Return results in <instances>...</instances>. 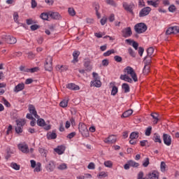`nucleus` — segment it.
<instances>
[{
    "label": "nucleus",
    "instance_id": "obj_1",
    "mask_svg": "<svg viewBox=\"0 0 179 179\" xmlns=\"http://www.w3.org/2000/svg\"><path fill=\"white\" fill-rule=\"evenodd\" d=\"M92 76L94 80L91 81V87H101V81L100 80V76H99V73L93 72Z\"/></svg>",
    "mask_w": 179,
    "mask_h": 179
},
{
    "label": "nucleus",
    "instance_id": "obj_2",
    "mask_svg": "<svg viewBox=\"0 0 179 179\" xmlns=\"http://www.w3.org/2000/svg\"><path fill=\"white\" fill-rule=\"evenodd\" d=\"M134 30L136 33H138V34H141L142 33H145L148 30V26H146V24L143 22H141L138 24H136L134 26Z\"/></svg>",
    "mask_w": 179,
    "mask_h": 179
},
{
    "label": "nucleus",
    "instance_id": "obj_3",
    "mask_svg": "<svg viewBox=\"0 0 179 179\" xmlns=\"http://www.w3.org/2000/svg\"><path fill=\"white\" fill-rule=\"evenodd\" d=\"M144 68L143 69V73L144 75H148L150 72V64H152V59H148V57H145L143 59Z\"/></svg>",
    "mask_w": 179,
    "mask_h": 179
},
{
    "label": "nucleus",
    "instance_id": "obj_4",
    "mask_svg": "<svg viewBox=\"0 0 179 179\" xmlns=\"http://www.w3.org/2000/svg\"><path fill=\"white\" fill-rule=\"evenodd\" d=\"M122 6L124 10H126V12L131 13V15H135V13H134V10L135 9V3H128L124 1L122 3Z\"/></svg>",
    "mask_w": 179,
    "mask_h": 179
},
{
    "label": "nucleus",
    "instance_id": "obj_5",
    "mask_svg": "<svg viewBox=\"0 0 179 179\" xmlns=\"http://www.w3.org/2000/svg\"><path fill=\"white\" fill-rule=\"evenodd\" d=\"M1 38L3 41L7 43V44H16L17 40L16 38L10 36V35H3Z\"/></svg>",
    "mask_w": 179,
    "mask_h": 179
},
{
    "label": "nucleus",
    "instance_id": "obj_6",
    "mask_svg": "<svg viewBox=\"0 0 179 179\" xmlns=\"http://www.w3.org/2000/svg\"><path fill=\"white\" fill-rule=\"evenodd\" d=\"M37 125H38V127H42L45 131H50V129H51L50 124H45V120L43 118H37Z\"/></svg>",
    "mask_w": 179,
    "mask_h": 179
},
{
    "label": "nucleus",
    "instance_id": "obj_7",
    "mask_svg": "<svg viewBox=\"0 0 179 179\" xmlns=\"http://www.w3.org/2000/svg\"><path fill=\"white\" fill-rule=\"evenodd\" d=\"M45 71H48L49 72H51V71H52V57H47L45 64Z\"/></svg>",
    "mask_w": 179,
    "mask_h": 179
},
{
    "label": "nucleus",
    "instance_id": "obj_8",
    "mask_svg": "<svg viewBox=\"0 0 179 179\" xmlns=\"http://www.w3.org/2000/svg\"><path fill=\"white\" fill-rule=\"evenodd\" d=\"M162 138H163L164 143L166 146H171V136H170V134L164 133Z\"/></svg>",
    "mask_w": 179,
    "mask_h": 179
},
{
    "label": "nucleus",
    "instance_id": "obj_9",
    "mask_svg": "<svg viewBox=\"0 0 179 179\" xmlns=\"http://www.w3.org/2000/svg\"><path fill=\"white\" fill-rule=\"evenodd\" d=\"M152 8H150V7H145L142 8L139 13V17H145V16H148Z\"/></svg>",
    "mask_w": 179,
    "mask_h": 179
},
{
    "label": "nucleus",
    "instance_id": "obj_10",
    "mask_svg": "<svg viewBox=\"0 0 179 179\" xmlns=\"http://www.w3.org/2000/svg\"><path fill=\"white\" fill-rule=\"evenodd\" d=\"M49 16L51 19H53V20H61L62 18L58 12L49 11Z\"/></svg>",
    "mask_w": 179,
    "mask_h": 179
},
{
    "label": "nucleus",
    "instance_id": "obj_11",
    "mask_svg": "<svg viewBox=\"0 0 179 179\" xmlns=\"http://www.w3.org/2000/svg\"><path fill=\"white\" fill-rule=\"evenodd\" d=\"M28 110H29L30 114L34 115V117L35 118H40V116L38 115H37V110H36V107H34V106L29 104Z\"/></svg>",
    "mask_w": 179,
    "mask_h": 179
},
{
    "label": "nucleus",
    "instance_id": "obj_12",
    "mask_svg": "<svg viewBox=\"0 0 179 179\" xmlns=\"http://www.w3.org/2000/svg\"><path fill=\"white\" fill-rule=\"evenodd\" d=\"M105 143L111 144L117 142V137L115 135H110L108 138L104 139Z\"/></svg>",
    "mask_w": 179,
    "mask_h": 179
},
{
    "label": "nucleus",
    "instance_id": "obj_13",
    "mask_svg": "<svg viewBox=\"0 0 179 179\" xmlns=\"http://www.w3.org/2000/svg\"><path fill=\"white\" fill-rule=\"evenodd\" d=\"M122 33L123 37L127 38V37H131V36H132V29H131V27H127L123 31H122Z\"/></svg>",
    "mask_w": 179,
    "mask_h": 179
},
{
    "label": "nucleus",
    "instance_id": "obj_14",
    "mask_svg": "<svg viewBox=\"0 0 179 179\" xmlns=\"http://www.w3.org/2000/svg\"><path fill=\"white\" fill-rule=\"evenodd\" d=\"M147 179H159V172L152 171L147 175Z\"/></svg>",
    "mask_w": 179,
    "mask_h": 179
},
{
    "label": "nucleus",
    "instance_id": "obj_15",
    "mask_svg": "<svg viewBox=\"0 0 179 179\" xmlns=\"http://www.w3.org/2000/svg\"><path fill=\"white\" fill-rule=\"evenodd\" d=\"M90 64H91L90 59L87 58L84 59V66H85V71H87V72H90V71H92V67Z\"/></svg>",
    "mask_w": 179,
    "mask_h": 179
},
{
    "label": "nucleus",
    "instance_id": "obj_16",
    "mask_svg": "<svg viewBox=\"0 0 179 179\" xmlns=\"http://www.w3.org/2000/svg\"><path fill=\"white\" fill-rule=\"evenodd\" d=\"M18 149L22 152V153H29V145L27 144H19Z\"/></svg>",
    "mask_w": 179,
    "mask_h": 179
},
{
    "label": "nucleus",
    "instance_id": "obj_17",
    "mask_svg": "<svg viewBox=\"0 0 179 179\" xmlns=\"http://www.w3.org/2000/svg\"><path fill=\"white\" fill-rule=\"evenodd\" d=\"M65 145H59L57 148H55L54 150L57 153L58 155H64L65 152Z\"/></svg>",
    "mask_w": 179,
    "mask_h": 179
},
{
    "label": "nucleus",
    "instance_id": "obj_18",
    "mask_svg": "<svg viewBox=\"0 0 179 179\" xmlns=\"http://www.w3.org/2000/svg\"><path fill=\"white\" fill-rule=\"evenodd\" d=\"M110 86L112 87V91H111V95L112 96H115L117 93H118V87L115 86V82H112L110 83Z\"/></svg>",
    "mask_w": 179,
    "mask_h": 179
},
{
    "label": "nucleus",
    "instance_id": "obj_19",
    "mask_svg": "<svg viewBox=\"0 0 179 179\" xmlns=\"http://www.w3.org/2000/svg\"><path fill=\"white\" fill-rule=\"evenodd\" d=\"M23 89H24V83H22L15 87L14 92L15 93H19V92H22Z\"/></svg>",
    "mask_w": 179,
    "mask_h": 179
},
{
    "label": "nucleus",
    "instance_id": "obj_20",
    "mask_svg": "<svg viewBox=\"0 0 179 179\" xmlns=\"http://www.w3.org/2000/svg\"><path fill=\"white\" fill-rule=\"evenodd\" d=\"M79 55H80V52H79V50H76L73 52V59L72 62L73 64H76V62H78L79 61L78 59V58H79Z\"/></svg>",
    "mask_w": 179,
    "mask_h": 179
},
{
    "label": "nucleus",
    "instance_id": "obj_21",
    "mask_svg": "<svg viewBox=\"0 0 179 179\" xmlns=\"http://www.w3.org/2000/svg\"><path fill=\"white\" fill-rule=\"evenodd\" d=\"M134 113L132 109H129L123 113L121 116V118H128V117H131Z\"/></svg>",
    "mask_w": 179,
    "mask_h": 179
},
{
    "label": "nucleus",
    "instance_id": "obj_22",
    "mask_svg": "<svg viewBox=\"0 0 179 179\" xmlns=\"http://www.w3.org/2000/svg\"><path fill=\"white\" fill-rule=\"evenodd\" d=\"M47 138L48 140L57 139V133H55V130H53L52 132L49 131L47 134Z\"/></svg>",
    "mask_w": 179,
    "mask_h": 179
},
{
    "label": "nucleus",
    "instance_id": "obj_23",
    "mask_svg": "<svg viewBox=\"0 0 179 179\" xmlns=\"http://www.w3.org/2000/svg\"><path fill=\"white\" fill-rule=\"evenodd\" d=\"M67 89L70 90H79L80 87L78 85H76L75 83H69L66 85Z\"/></svg>",
    "mask_w": 179,
    "mask_h": 179
},
{
    "label": "nucleus",
    "instance_id": "obj_24",
    "mask_svg": "<svg viewBox=\"0 0 179 179\" xmlns=\"http://www.w3.org/2000/svg\"><path fill=\"white\" fill-rule=\"evenodd\" d=\"M153 52H155V49L153 48V47H150V48H148L147 49V56L145 57H148V59H152V55H153Z\"/></svg>",
    "mask_w": 179,
    "mask_h": 179
},
{
    "label": "nucleus",
    "instance_id": "obj_25",
    "mask_svg": "<svg viewBox=\"0 0 179 179\" xmlns=\"http://www.w3.org/2000/svg\"><path fill=\"white\" fill-rule=\"evenodd\" d=\"M121 80H124V82H128L129 83H132V78H129L128 75H121L120 76Z\"/></svg>",
    "mask_w": 179,
    "mask_h": 179
},
{
    "label": "nucleus",
    "instance_id": "obj_26",
    "mask_svg": "<svg viewBox=\"0 0 179 179\" xmlns=\"http://www.w3.org/2000/svg\"><path fill=\"white\" fill-rule=\"evenodd\" d=\"M152 141H154V142H155L156 143H162V138L160 137V135L156 133L154 134L152 137Z\"/></svg>",
    "mask_w": 179,
    "mask_h": 179
},
{
    "label": "nucleus",
    "instance_id": "obj_27",
    "mask_svg": "<svg viewBox=\"0 0 179 179\" xmlns=\"http://www.w3.org/2000/svg\"><path fill=\"white\" fill-rule=\"evenodd\" d=\"M48 171H54V169H55V164L54 162L50 161L48 166H46Z\"/></svg>",
    "mask_w": 179,
    "mask_h": 179
},
{
    "label": "nucleus",
    "instance_id": "obj_28",
    "mask_svg": "<svg viewBox=\"0 0 179 179\" xmlns=\"http://www.w3.org/2000/svg\"><path fill=\"white\" fill-rule=\"evenodd\" d=\"M50 16V11L48 13H42L40 15L41 19L43 20H48V17Z\"/></svg>",
    "mask_w": 179,
    "mask_h": 179
},
{
    "label": "nucleus",
    "instance_id": "obj_29",
    "mask_svg": "<svg viewBox=\"0 0 179 179\" xmlns=\"http://www.w3.org/2000/svg\"><path fill=\"white\" fill-rule=\"evenodd\" d=\"M151 117H152V118L155 120V121H154L155 124H157V122H159V120L160 119L159 118L158 113H151Z\"/></svg>",
    "mask_w": 179,
    "mask_h": 179
},
{
    "label": "nucleus",
    "instance_id": "obj_30",
    "mask_svg": "<svg viewBox=\"0 0 179 179\" xmlns=\"http://www.w3.org/2000/svg\"><path fill=\"white\" fill-rule=\"evenodd\" d=\"M122 89L124 90V93H129L130 92L129 85L127 83H123L122 85Z\"/></svg>",
    "mask_w": 179,
    "mask_h": 179
},
{
    "label": "nucleus",
    "instance_id": "obj_31",
    "mask_svg": "<svg viewBox=\"0 0 179 179\" xmlns=\"http://www.w3.org/2000/svg\"><path fill=\"white\" fill-rule=\"evenodd\" d=\"M78 129H79V131L82 133L83 131H85L87 129V127L86 126V124L83 123H80L78 125Z\"/></svg>",
    "mask_w": 179,
    "mask_h": 179
},
{
    "label": "nucleus",
    "instance_id": "obj_32",
    "mask_svg": "<svg viewBox=\"0 0 179 179\" xmlns=\"http://www.w3.org/2000/svg\"><path fill=\"white\" fill-rule=\"evenodd\" d=\"M129 138L130 139H138V138H139V133L136 131H133L132 133H131Z\"/></svg>",
    "mask_w": 179,
    "mask_h": 179
},
{
    "label": "nucleus",
    "instance_id": "obj_33",
    "mask_svg": "<svg viewBox=\"0 0 179 179\" xmlns=\"http://www.w3.org/2000/svg\"><path fill=\"white\" fill-rule=\"evenodd\" d=\"M128 163L131 167H139V163H137L134 160H129L128 161Z\"/></svg>",
    "mask_w": 179,
    "mask_h": 179
},
{
    "label": "nucleus",
    "instance_id": "obj_34",
    "mask_svg": "<svg viewBox=\"0 0 179 179\" xmlns=\"http://www.w3.org/2000/svg\"><path fill=\"white\" fill-rule=\"evenodd\" d=\"M40 71V68L34 67L32 69H26L27 72H31V73H34V72H38Z\"/></svg>",
    "mask_w": 179,
    "mask_h": 179
},
{
    "label": "nucleus",
    "instance_id": "obj_35",
    "mask_svg": "<svg viewBox=\"0 0 179 179\" xmlns=\"http://www.w3.org/2000/svg\"><path fill=\"white\" fill-rule=\"evenodd\" d=\"M16 122L17 125V127H20L21 128H23L26 124V121H24V120H17Z\"/></svg>",
    "mask_w": 179,
    "mask_h": 179
},
{
    "label": "nucleus",
    "instance_id": "obj_36",
    "mask_svg": "<svg viewBox=\"0 0 179 179\" xmlns=\"http://www.w3.org/2000/svg\"><path fill=\"white\" fill-rule=\"evenodd\" d=\"M10 167H12V169H13L14 170H20V165L17 164L15 162H12L10 164Z\"/></svg>",
    "mask_w": 179,
    "mask_h": 179
},
{
    "label": "nucleus",
    "instance_id": "obj_37",
    "mask_svg": "<svg viewBox=\"0 0 179 179\" xmlns=\"http://www.w3.org/2000/svg\"><path fill=\"white\" fill-rule=\"evenodd\" d=\"M125 71H127V75H132V73H134L135 72V71H134V69L131 66L126 67Z\"/></svg>",
    "mask_w": 179,
    "mask_h": 179
},
{
    "label": "nucleus",
    "instance_id": "obj_38",
    "mask_svg": "<svg viewBox=\"0 0 179 179\" xmlns=\"http://www.w3.org/2000/svg\"><path fill=\"white\" fill-rule=\"evenodd\" d=\"M60 107L65 108V107H68V100L64 99L59 103Z\"/></svg>",
    "mask_w": 179,
    "mask_h": 179
},
{
    "label": "nucleus",
    "instance_id": "obj_39",
    "mask_svg": "<svg viewBox=\"0 0 179 179\" xmlns=\"http://www.w3.org/2000/svg\"><path fill=\"white\" fill-rule=\"evenodd\" d=\"M151 134H152V126H149L145 130V135L146 136H150Z\"/></svg>",
    "mask_w": 179,
    "mask_h": 179
},
{
    "label": "nucleus",
    "instance_id": "obj_40",
    "mask_svg": "<svg viewBox=\"0 0 179 179\" xmlns=\"http://www.w3.org/2000/svg\"><path fill=\"white\" fill-rule=\"evenodd\" d=\"M115 50H114V49H112L110 50H108L107 52L103 53V57H110V55L111 54H115Z\"/></svg>",
    "mask_w": 179,
    "mask_h": 179
},
{
    "label": "nucleus",
    "instance_id": "obj_41",
    "mask_svg": "<svg viewBox=\"0 0 179 179\" xmlns=\"http://www.w3.org/2000/svg\"><path fill=\"white\" fill-rule=\"evenodd\" d=\"M68 12L70 16H75V15H76V11H75V9L73 8H69Z\"/></svg>",
    "mask_w": 179,
    "mask_h": 179
},
{
    "label": "nucleus",
    "instance_id": "obj_42",
    "mask_svg": "<svg viewBox=\"0 0 179 179\" xmlns=\"http://www.w3.org/2000/svg\"><path fill=\"white\" fill-rule=\"evenodd\" d=\"M106 3L111 6H117V3L114 0H106Z\"/></svg>",
    "mask_w": 179,
    "mask_h": 179
},
{
    "label": "nucleus",
    "instance_id": "obj_43",
    "mask_svg": "<svg viewBox=\"0 0 179 179\" xmlns=\"http://www.w3.org/2000/svg\"><path fill=\"white\" fill-rule=\"evenodd\" d=\"M81 134L84 138H89L90 135L87 129L86 130H84L83 131H81Z\"/></svg>",
    "mask_w": 179,
    "mask_h": 179
},
{
    "label": "nucleus",
    "instance_id": "obj_44",
    "mask_svg": "<svg viewBox=\"0 0 179 179\" xmlns=\"http://www.w3.org/2000/svg\"><path fill=\"white\" fill-rule=\"evenodd\" d=\"M128 52H129V55H131V57H133V58H135V57H136V54L135 53V52L134 51L132 48H129L128 49Z\"/></svg>",
    "mask_w": 179,
    "mask_h": 179
},
{
    "label": "nucleus",
    "instance_id": "obj_45",
    "mask_svg": "<svg viewBox=\"0 0 179 179\" xmlns=\"http://www.w3.org/2000/svg\"><path fill=\"white\" fill-rule=\"evenodd\" d=\"M66 169H68L66 164H62L57 166L58 170H66Z\"/></svg>",
    "mask_w": 179,
    "mask_h": 179
},
{
    "label": "nucleus",
    "instance_id": "obj_46",
    "mask_svg": "<svg viewBox=\"0 0 179 179\" xmlns=\"http://www.w3.org/2000/svg\"><path fill=\"white\" fill-rule=\"evenodd\" d=\"M38 150L39 152L42 155V156H44L45 157H47V150L45 149L40 148Z\"/></svg>",
    "mask_w": 179,
    "mask_h": 179
},
{
    "label": "nucleus",
    "instance_id": "obj_47",
    "mask_svg": "<svg viewBox=\"0 0 179 179\" xmlns=\"http://www.w3.org/2000/svg\"><path fill=\"white\" fill-rule=\"evenodd\" d=\"M173 30H174V29L173 28V27H171L168 28L167 30H166V34L167 36H169L170 34H174V32H173Z\"/></svg>",
    "mask_w": 179,
    "mask_h": 179
},
{
    "label": "nucleus",
    "instance_id": "obj_48",
    "mask_svg": "<svg viewBox=\"0 0 179 179\" xmlns=\"http://www.w3.org/2000/svg\"><path fill=\"white\" fill-rule=\"evenodd\" d=\"M105 167H108V169H111L113 167V162L106 161L104 162Z\"/></svg>",
    "mask_w": 179,
    "mask_h": 179
},
{
    "label": "nucleus",
    "instance_id": "obj_49",
    "mask_svg": "<svg viewBox=\"0 0 179 179\" xmlns=\"http://www.w3.org/2000/svg\"><path fill=\"white\" fill-rule=\"evenodd\" d=\"M34 171H36V173L41 171V164L40 162L37 163Z\"/></svg>",
    "mask_w": 179,
    "mask_h": 179
},
{
    "label": "nucleus",
    "instance_id": "obj_50",
    "mask_svg": "<svg viewBox=\"0 0 179 179\" xmlns=\"http://www.w3.org/2000/svg\"><path fill=\"white\" fill-rule=\"evenodd\" d=\"M143 171H140L137 175V179H147L148 177L143 178Z\"/></svg>",
    "mask_w": 179,
    "mask_h": 179
},
{
    "label": "nucleus",
    "instance_id": "obj_51",
    "mask_svg": "<svg viewBox=\"0 0 179 179\" xmlns=\"http://www.w3.org/2000/svg\"><path fill=\"white\" fill-rule=\"evenodd\" d=\"M147 3L148 5H151L152 6H154V8H157V3L156 1H148Z\"/></svg>",
    "mask_w": 179,
    "mask_h": 179
},
{
    "label": "nucleus",
    "instance_id": "obj_52",
    "mask_svg": "<svg viewBox=\"0 0 179 179\" xmlns=\"http://www.w3.org/2000/svg\"><path fill=\"white\" fill-rule=\"evenodd\" d=\"M18 19H19V14H17V12H15L13 14L14 22H15V23H19Z\"/></svg>",
    "mask_w": 179,
    "mask_h": 179
},
{
    "label": "nucleus",
    "instance_id": "obj_53",
    "mask_svg": "<svg viewBox=\"0 0 179 179\" xmlns=\"http://www.w3.org/2000/svg\"><path fill=\"white\" fill-rule=\"evenodd\" d=\"M15 132L16 134H22L23 132V127L19 126L15 127Z\"/></svg>",
    "mask_w": 179,
    "mask_h": 179
},
{
    "label": "nucleus",
    "instance_id": "obj_54",
    "mask_svg": "<svg viewBox=\"0 0 179 179\" xmlns=\"http://www.w3.org/2000/svg\"><path fill=\"white\" fill-rule=\"evenodd\" d=\"M114 59L116 62H122V57L121 56L116 55L114 57Z\"/></svg>",
    "mask_w": 179,
    "mask_h": 179
},
{
    "label": "nucleus",
    "instance_id": "obj_55",
    "mask_svg": "<svg viewBox=\"0 0 179 179\" xmlns=\"http://www.w3.org/2000/svg\"><path fill=\"white\" fill-rule=\"evenodd\" d=\"M2 100L3 101V104H4V106H6V107H10V103H9V101H8V100H6V99L3 97Z\"/></svg>",
    "mask_w": 179,
    "mask_h": 179
},
{
    "label": "nucleus",
    "instance_id": "obj_56",
    "mask_svg": "<svg viewBox=\"0 0 179 179\" xmlns=\"http://www.w3.org/2000/svg\"><path fill=\"white\" fill-rule=\"evenodd\" d=\"M150 162H149V158H145L144 162L143 163V167H148Z\"/></svg>",
    "mask_w": 179,
    "mask_h": 179
},
{
    "label": "nucleus",
    "instance_id": "obj_57",
    "mask_svg": "<svg viewBox=\"0 0 179 179\" xmlns=\"http://www.w3.org/2000/svg\"><path fill=\"white\" fill-rule=\"evenodd\" d=\"M161 171L162 172L166 171V162H161Z\"/></svg>",
    "mask_w": 179,
    "mask_h": 179
},
{
    "label": "nucleus",
    "instance_id": "obj_58",
    "mask_svg": "<svg viewBox=\"0 0 179 179\" xmlns=\"http://www.w3.org/2000/svg\"><path fill=\"white\" fill-rule=\"evenodd\" d=\"M176 6L174 5H171L169 7V12H171L172 13H174V12H176Z\"/></svg>",
    "mask_w": 179,
    "mask_h": 179
},
{
    "label": "nucleus",
    "instance_id": "obj_59",
    "mask_svg": "<svg viewBox=\"0 0 179 179\" xmlns=\"http://www.w3.org/2000/svg\"><path fill=\"white\" fill-rule=\"evenodd\" d=\"M31 6L32 9L37 8V1H36V0H31Z\"/></svg>",
    "mask_w": 179,
    "mask_h": 179
},
{
    "label": "nucleus",
    "instance_id": "obj_60",
    "mask_svg": "<svg viewBox=\"0 0 179 179\" xmlns=\"http://www.w3.org/2000/svg\"><path fill=\"white\" fill-rule=\"evenodd\" d=\"M93 6L94 8L95 11L99 12V10L100 9V5L98 3H94Z\"/></svg>",
    "mask_w": 179,
    "mask_h": 179
},
{
    "label": "nucleus",
    "instance_id": "obj_61",
    "mask_svg": "<svg viewBox=\"0 0 179 179\" xmlns=\"http://www.w3.org/2000/svg\"><path fill=\"white\" fill-rule=\"evenodd\" d=\"M134 82H138V76H136V73H133L130 75Z\"/></svg>",
    "mask_w": 179,
    "mask_h": 179
},
{
    "label": "nucleus",
    "instance_id": "obj_62",
    "mask_svg": "<svg viewBox=\"0 0 179 179\" xmlns=\"http://www.w3.org/2000/svg\"><path fill=\"white\" fill-rule=\"evenodd\" d=\"M30 29H31V30H32V31H34L35 30L40 29V26H38L37 24H34L30 27Z\"/></svg>",
    "mask_w": 179,
    "mask_h": 179
},
{
    "label": "nucleus",
    "instance_id": "obj_63",
    "mask_svg": "<svg viewBox=\"0 0 179 179\" xmlns=\"http://www.w3.org/2000/svg\"><path fill=\"white\" fill-rule=\"evenodd\" d=\"M57 69H58L59 71H60L61 72H64V71H66V68L64 67V66H59L58 65L57 66Z\"/></svg>",
    "mask_w": 179,
    "mask_h": 179
},
{
    "label": "nucleus",
    "instance_id": "obj_64",
    "mask_svg": "<svg viewBox=\"0 0 179 179\" xmlns=\"http://www.w3.org/2000/svg\"><path fill=\"white\" fill-rule=\"evenodd\" d=\"M173 29V34H177L179 33V27L178 26H175V27H172Z\"/></svg>",
    "mask_w": 179,
    "mask_h": 179
}]
</instances>
